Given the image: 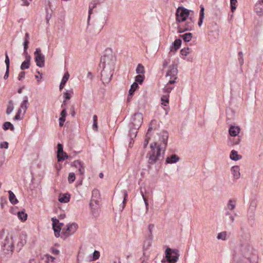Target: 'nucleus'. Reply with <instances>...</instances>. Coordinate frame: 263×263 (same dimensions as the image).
I'll return each instance as SVG.
<instances>
[{
  "label": "nucleus",
  "instance_id": "nucleus-54",
  "mask_svg": "<svg viewBox=\"0 0 263 263\" xmlns=\"http://www.w3.org/2000/svg\"><path fill=\"white\" fill-rule=\"evenodd\" d=\"M66 115H67V113H66V108H64L61 112V116H62L61 117H64V118H66Z\"/></svg>",
  "mask_w": 263,
  "mask_h": 263
},
{
  "label": "nucleus",
  "instance_id": "nucleus-5",
  "mask_svg": "<svg viewBox=\"0 0 263 263\" xmlns=\"http://www.w3.org/2000/svg\"><path fill=\"white\" fill-rule=\"evenodd\" d=\"M177 73L178 70L176 65H173L170 67L166 74V77L168 80L170 84H174L175 82V80L177 78Z\"/></svg>",
  "mask_w": 263,
  "mask_h": 263
},
{
  "label": "nucleus",
  "instance_id": "nucleus-22",
  "mask_svg": "<svg viewBox=\"0 0 263 263\" xmlns=\"http://www.w3.org/2000/svg\"><path fill=\"white\" fill-rule=\"evenodd\" d=\"M26 242V240L24 238H20L16 244V249L17 251H20L22 248L23 247V246L25 245V244Z\"/></svg>",
  "mask_w": 263,
  "mask_h": 263
},
{
  "label": "nucleus",
  "instance_id": "nucleus-20",
  "mask_svg": "<svg viewBox=\"0 0 263 263\" xmlns=\"http://www.w3.org/2000/svg\"><path fill=\"white\" fill-rule=\"evenodd\" d=\"M70 196L68 193L61 194L59 196V201L61 203H67L69 201Z\"/></svg>",
  "mask_w": 263,
  "mask_h": 263
},
{
  "label": "nucleus",
  "instance_id": "nucleus-55",
  "mask_svg": "<svg viewBox=\"0 0 263 263\" xmlns=\"http://www.w3.org/2000/svg\"><path fill=\"white\" fill-rule=\"evenodd\" d=\"M24 3V5L25 6H28L29 4V2H28L27 0H22ZM32 0H29V1H31Z\"/></svg>",
  "mask_w": 263,
  "mask_h": 263
},
{
  "label": "nucleus",
  "instance_id": "nucleus-31",
  "mask_svg": "<svg viewBox=\"0 0 263 263\" xmlns=\"http://www.w3.org/2000/svg\"><path fill=\"white\" fill-rule=\"evenodd\" d=\"M17 215L19 218L22 221H25L27 218V214L24 211L18 212Z\"/></svg>",
  "mask_w": 263,
  "mask_h": 263
},
{
  "label": "nucleus",
  "instance_id": "nucleus-40",
  "mask_svg": "<svg viewBox=\"0 0 263 263\" xmlns=\"http://www.w3.org/2000/svg\"><path fill=\"white\" fill-rule=\"evenodd\" d=\"M69 74L68 73H66L63 79H62V82L61 83L65 84V83H66V82L67 81V80H68L69 79Z\"/></svg>",
  "mask_w": 263,
  "mask_h": 263
},
{
  "label": "nucleus",
  "instance_id": "nucleus-63",
  "mask_svg": "<svg viewBox=\"0 0 263 263\" xmlns=\"http://www.w3.org/2000/svg\"><path fill=\"white\" fill-rule=\"evenodd\" d=\"M231 213L229 212H227L226 213V215L230 216Z\"/></svg>",
  "mask_w": 263,
  "mask_h": 263
},
{
  "label": "nucleus",
  "instance_id": "nucleus-18",
  "mask_svg": "<svg viewBox=\"0 0 263 263\" xmlns=\"http://www.w3.org/2000/svg\"><path fill=\"white\" fill-rule=\"evenodd\" d=\"M232 174L234 179H238L240 177V168L238 166L235 165L232 167L231 169Z\"/></svg>",
  "mask_w": 263,
  "mask_h": 263
},
{
  "label": "nucleus",
  "instance_id": "nucleus-38",
  "mask_svg": "<svg viewBox=\"0 0 263 263\" xmlns=\"http://www.w3.org/2000/svg\"><path fill=\"white\" fill-rule=\"evenodd\" d=\"M180 52L182 55L186 56L190 53V48H186L182 49Z\"/></svg>",
  "mask_w": 263,
  "mask_h": 263
},
{
  "label": "nucleus",
  "instance_id": "nucleus-12",
  "mask_svg": "<svg viewBox=\"0 0 263 263\" xmlns=\"http://www.w3.org/2000/svg\"><path fill=\"white\" fill-rule=\"evenodd\" d=\"M68 158V155L63 151L62 144H58L57 158L58 161H63Z\"/></svg>",
  "mask_w": 263,
  "mask_h": 263
},
{
  "label": "nucleus",
  "instance_id": "nucleus-60",
  "mask_svg": "<svg viewBox=\"0 0 263 263\" xmlns=\"http://www.w3.org/2000/svg\"><path fill=\"white\" fill-rule=\"evenodd\" d=\"M65 84L62 83H61V84L60 85V89L61 90L63 88Z\"/></svg>",
  "mask_w": 263,
  "mask_h": 263
},
{
  "label": "nucleus",
  "instance_id": "nucleus-14",
  "mask_svg": "<svg viewBox=\"0 0 263 263\" xmlns=\"http://www.w3.org/2000/svg\"><path fill=\"white\" fill-rule=\"evenodd\" d=\"M241 254L246 259H249L252 254V249L248 245L242 246L240 248Z\"/></svg>",
  "mask_w": 263,
  "mask_h": 263
},
{
  "label": "nucleus",
  "instance_id": "nucleus-15",
  "mask_svg": "<svg viewBox=\"0 0 263 263\" xmlns=\"http://www.w3.org/2000/svg\"><path fill=\"white\" fill-rule=\"evenodd\" d=\"M78 228V226L75 223H72L71 224L67 226L66 228H64L62 230V233L64 235H69L70 234L73 233L76 231Z\"/></svg>",
  "mask_w": 263,
  "mask_h": 263
},
{
  "label": "nucleus",
  "instance_id": "nucleus-46",
  "mask_svg": "<svg viewBox=\"0 0 263 263\" xmlns=\"http://www.w3.org/2000/svg\"><path fill=\"white\" fill-rule=\"evenodd\" d=\"M78 168H79V171L80 175H83L84 174V166H83L82 163H81L80 165H79V167H78Z\"/></svg>",
  "mask_w": 263,
  "mask_h": 263
},
{
  "label": "nucleus",
  "instance_id": "nucleus-39",
  "mask_svg": "<svg viewBox=\"0 0 263 263\" xmlns=\"http://www.w3.org/2000/svg\"><path fill=\"white\" fill-rule=\"evenodd\" d=\"M100 257V253L98 251H95L93 252L92 260L98 259Z\"/></svg>",
  "mask_w": 263,
  "mask_h": 263
},
{
  "label": "nucleus",
  "instance_id": "nucleus-56",
  "mask_svg": "<svg viewBox=\"0 0 263 263\" xmlns=\"http://www.w3.org/2000/svg\"><path fill=\"white\" fill-rule=\"evenodd\" d=\"M143 199H144V202H145V205H146V211H147V210H148V203H147V202L146 200L144 198V196H143Z\"/></svg>",
  "mask_w": 263,
  "mask_h": 263
},
{
  "label": "nucleus",
  "instance_id": "nucleus-10",
  "mask_svg": "<svg viewBox=\"0 0 263 263\" xmlns=\"http://www.w3.org/2000/svg\"><path fill=\"white\" fill-rule=\"evenodd\" d=\"M154 224H149L148 226V234L146 237L145 240L144 241V246L147 245V247L151 246L152 243L153 238V230L154 229Z\"/></svg>",
  "mask_w": 263,
  "mask_h": 263
},
{
  "label": "nucleus",
  "instance_id": "nucleus-58",
  "mask_svg": "<svg viewBox=\"0 0 263 263\" xmlns=\"http://www.w3.org/2000/svg\"><path fill=\"white\" fill-rule=\"evenodd\" d=\"M168 64V63L167 61H165L163 63V68H165L166 67V66Z\"/></svg>",
  "mask_w": 263,
  "mask_h": 263
},
{
  "label": "nucleus",
  "instance_id": "nucleus-36",
  "mask_svg": "<svg viewBox=\"0 0 263 263\" xmlns=\"http://www.w3.org/2000/svg\"><path fill=\"white\" fill-rule=\"evenodd\" d=\"M241 139L239 137H238L236 139H230V141L231 142V145H238L239 144L240 142Z\"/></svg>",
  "mask_w": 263,
  "mask_h": 263
},
{
  "label": "nucleus",
  "instance_id": "nucleus-30",
  "mask_svg": "<svg viewBox=\"0 0 263 263\" xmlns=\"http://www.w3.org/2000/svg\"><path fill=\"white\" fill-rule=\"evenodd\" d=\"M3 128L4 129L6 130L9 129H11V130H14V126L13 125L9 122H6L4 123L3 125Z\"/></svg>",
  "mask_w": 263,
  "mask_h": 263
},
{
  "label": "nucleus",
  "instance_id": "nucleus-7",
  "mask_svg": "<svg viewBox=\"0 0 263 263\" xmlns=\"http://www.w3.org/2000/svg\"><path fill=\"white\" fill-rule=\"evenodd\" d=\"M156 121L154 120L151 121L149 124V127L146 133L145 139L143 143L144 147H146L148 143L149 140L152 135V132L156 129Z\"/></svg>",
  "mask_w": 263,
  "mask_h": 263
},
{
  "label": "nucleus",
  "instance_id": "nucleus-41",
  "mask_svg": "<svg viewBox=\"0 0 263 263\" xmlns=\"http://www.w3.org/2000/svg\"><path fill=\"white\" fill-rule=\"evenodd\" d=\"M168 84H170V83H168L167 84V85L164 88V91L165 92H167V93H169L171 91V90L173 89V87L169 86Z\"/></svg>",
  "mask_w": 263,
  "mask_h": 263
},
{
  "label": "nucleus",
  "instance_id": "nucleus-26",
  "mask_svg": "<svg viewBox=\"0 0 263 263\" xmlns=\"http://www.w3.org/2000/svg\"><path fill=\"white\" fill-rule=\"evenodd\" d=\"M9 193V199L10 202L13 204H15L18 203V200L16 198L15 195L14 194V193L11 191H9L8 192Z\"/></svg>",
  "mask_w": 263,
  "mask_h": 263
},
{
  "label": "nucleus",
  "instance_id": "nucleus-17",
  "mask_svg": "<svg viewBox=\"0 0 263 263\" xmlns=\"http://www.w3.org/2000/svg\"><path fill=\"white\" fill-rule=\"evenodd\" d=\"M255 11L259 15L263 14V0L259 1L255 5Z\"/></svg>",
  "mask_w": 263,
  "mask_h": 263
},
{
  "label": "nucleus",
  "instance_id": "nucleus-53",
  "mask_svg": "<svg viewBox=\"0 0 263 263\" xmlns=\"http://www.w3.org/2000/svg\"><path fill=\"white\" fill-rule=\"evenodd\" d=\"M9 69L6 68V73L4 76V80H7L9 77Z\"/></svg>",
  "mask_w": 263,
  "mask_h": 263
},
{
  "label": "nucleus",
  "instance_id": "nucleus-35",
  "mask_svg": "<svg viewBox=\"0 0 263 263\" xmlns=\"http://www.w3.org/2000/svg\"><path fill=\"white\" fill-rule=\"evenodd\" d=\"M227 233L226 232H222L218 234L217 238L218 239L225 240L227 238Z\"/></svg>",
  "mask_w": 263,
  "mask_h": 263
},
{
  "label": "nucleus",
  "instance_id": "nucleus-44",
  "mask_svg": "<svg viewBox=\"0 0 263 263\" xmlns=\"http://www.w3.org/2000/svg\"><path fill=\"white\" fill-rule=\"evenodd\" d=\"M28 41L27 39H26L24 43V51L26 53V55H28L27 54V53L26 52L27 51V48H28Z\"/></svg>",
  "mask_w": 263,
  "mask_h": 263
},
{
  "label": "nucleus",
  "instance_id": "nucleus-16",
  "mask_svg": "<svg viewBox=\"0 0 263 263\" xmlns=\"http://www.w3.org/2000/svg\"><path fill=\"white\" fill-rule=\"evenodd\" d=\"M112 70H104L102 74V80L104 83H108L111 79Z\"/></svg>",
  "mask_w": 263,
  "mask_h": 263
},
{
  "label": "nucleus",
  "instance_id": "nucleus-21",
  "mask_svg": "<svg viewBox=\"0 0 263 263\" xmlns=\"http://www.w3.org/2000/svg\"><path fill=\"white\" fill-rule=\"evenodd\" d=\"M200 14H199V18L198 21V26L200 27L203 21L204 18V7L202 5L200 6Z\"/></svg>",
  "mask_w": 263,
  "mask_h": 263
},
{
  "label": "nucleus",
  "instance_id": "nucleus-37",
  "mask_svg": "<svg viewBox=\"0 0 263 263\" xmlns=\"http://www.w3.org/2000/svg\"><path fill=\"white\" fill-rule=\"evenodd\" d=\"M237 0H230L231 9L232 12H234L236 9Z\"/></svg>",
  "mask_w": 263,
  "mask_h": 263
},
{
  "label": "nucleus",
  "instance_id": "nucleus-62",
  "mask_svg": "<svg viewBox=\"0 0 263 263\" xmlns=\"http://www.w3.org/2000/svg\"><path fill=\"white\" fill-rule=\"evenodd\" d=\"M66 100H64V101H63V103L62 106H66Z\"/></svg>",
  "mask_w": 263,
  "mask_h": 263
},
{
  "label": "nucleus",
  "instance_id": "nucleus-23",
  "mask_svg": "<svg viewBox=\"0 0 263 263\" xmlns=\"http://www.w3.org/2000/svg\"><path fill=\"white\" fill-rule=\"evenodd\" d=\"M26 61L23 62L21 66V68L22 70H24L25 69H28L30 66V62L31 58L28 55H26Z\"/></svg>",
  "mask_w": 263,
  "mask_h": 263
},
{
  "label": "nucleus",
  "instance_id": "nucleus-9",
  "mask_svg": "<svg viewBox=\"0 0 263 263\" xmlns=\"http://www.w3.org/2000/svg\"><path fill=\"white\" fill-rule=\"evenodd\" d=\"M52 221L54 235L57 237H58L60 235L61 228L63 224L62 223H60L58 219L54 218H52Z\"/></svg>",
  "mask_w": 263,
  "mask_h": 263
},
{
  "label": "nucleus",
  "instance_id": "nucleus-25",
  "mask_svg": "<svg viewBox=\"0 0 263 263\" xmlns=\"http://www.w3.org/2000/svg\"><path fill=\"white\" fill-rule=\"evenodd\" d=\"M179 158L176 155H172L170 157H168L166 159L167 163H174L178 162Z\"/></svg>",
  "mask_w": 263,
  "mask_h": 263
},
{
  "label": "nucleus",
  "instance_id": "nucleus-29",
  "mask_svg": "<svg viewBox=\"0 0 263 263\" xmlns=\"http://www.w3.org/2000/svg\"><path fill=\"white\" fill-rule=\"evenodd\" d=\"M16 106V105H14L12 102H10L7 108V113L8 114H11Z\"/></svg>",
  "mask_w": 263,
  "mask_h": 263
},
{
  "label": "nucleus",
  "instance_id": "nucleus-47",
  "mask_svg": "<svg viewBox=\"0 0 263 263\" xmlns=\"http://www.w3.org/2000/svg\"><path fill=\"white\" fill-rule=\"evenodd\" d=\"M93 127L97 129V117L96 116H93Z\"/></svg>",
  "mask_w": 263,
  "mask_h": 263
},
{
  "label": "nucleus",
  "instance_id": "nucleus-43",
  "mask_svg": "<svg viewBox=\"0 0 263 263\" xmlns=\"http://www.w3.org/2000/svg\"><path fill=\"white\" fill-rule=\"evenodd\" d=\"M21 111H22V110H21V108L19 107L17 110V114L16 115V116H15V118H14L15 120H19L22 119L21 117H20V114L21 113Z\"/></svg>",
  "mask_w": 263,
  "mask_h": 263
},
{
  "label": "nucleus",
  "instance_id": "nucleus-6",
  "mask_svg": "<svg viewBox=\"0 0 263 263\" xmlns=\"http://www.w3.org/2000/svg\"><path fill=\"white\" fill-rule=\"evenodd\" d=\"M184 25L178 26V33H182L186 31H191L194 27V22L191 18L186 19Z\"/></svg>",
  "mask_w": 263,
  "mask_h": 263
},
{
  "label": "nucleus",
  "instance_id": "nucleus-34",
  "mask_svg": "<svg viewBox=\"0 0 263 263\" xmlns=\"http://www.w3.org/2000/svg\"><path fill=\"white\" fill-rule=\"evenodd\" d=\"M76 179V175L74 173H70L68 176V181L69 183H71L74 181Z\"/></svg>",
  "mask_w": 263,
  "mask_h": 263
},
{
  "label": "nucleus",
  "instance_id": "nucleus-45",
  "mask_svg": "<svg viewBox=\"0 0 263 263\" xmlns=\"http://www.w3.org/2000/svg\"><path fill=\"white\" fill-rule=\"evenodd\" d=\"M64 95V97H65V100H68L70 99L71 93H70L68 91L65 92Z\"/></svg>",
  "mask_w": 263,
  "mask_h": 263
},
{
  "label": "nucleus",
  "instance_id": "nucleus-33",
  "mask_svg": "<svg viewBox=\"0 0 263 263\" xmlns=\"http://www.w3.org/2000/svg\"><path fill=\"white\" fill-rule=\"evenodd\" d=\"M168 97H169V96L168 94L162 96L161 100V101L162 102V105H163L164 106L167 105V104H168V102H169Z\"/></svg>",
  "mask_w": 263,
  "mask_h": 263
},
{
  "label": "nucleus",
  "instance_id": "nucleus-48",
  "mask_svg": "<svg viewBox=\"0 0 263 263\" xmlns=\"http://www.w3.org/2000/svg\"><path fill=\"white\" fill-rule=\"evenodd\" d=\"M66 118L61 117L59 119V125L60 126H62L64 124V122L65 121Z\"/></svg>",
  "mask_w": 263,
  "mask_h": 263
},
{
  "label": "nucleus",
  "instance_id": "nucleus-2",
  "mask_svg": "<svg viewBox=\"0 0 263 263\" xmlns=\"http://www.w3.org/2000/svg\"><path fill=\"white\" fill-rule=\"evenodd\" d=\"M136 73L138 74L135 78V82L133 83V93L138 88V84H142L144 79V67L139 64L136 69Z\"/></svg>",
  "mask_w": 263,
  "mask_h": 263
},
{
  "label": "nucleus",
  "instance_id": "nucleus-28",
  "mask_svg": "<svg viewBox=\"0 0 263 263\" xmlns=\"http://www.w3.org/2000/svg\"><path fill=\"white\" fill-rule=\"evenodd\" d=\"M235 206H236L235 201L233 199H230L227 204V208L231 211H233L235 209Z\"/></svg>",
  "mask_w": 263,
  "mask_h": 263
},
{
  "label": "nucleus",
  "instance_id": "nucleus-50",
  "mask_svg": "<svg viewBox=\"0 0 263 263\" xmlns=\"http://www.w3.org/2000/svg\"><path fill=\"white\" fill-rule=\"evenodd\" d=\"M1 147L2 148H7L8 147V143L7 142H2L1 144Z\"/></svg>",
  "mask_w": 263,
  "mask_h": 263
},
{
  "label": "nucleus",
  "instance_id": "nucleus-3",
  "mask_svg": "<svg viewBox=\"0 0 263 263\" xmlns=\"http://www.w3.org/2000/svg\"><path fill=\"white\" fill-rule=\"evenodd\" d=\"M179 257L178 250H173L168 248L166 249L165 257L168 262L176 263L178 260Z\"/></svg>",
  "mask_w": 263,
  "mask_h": 263
},
{
  "label": "nucleus",
  "instance_id": "nucleus-42",
  "mask_svg": "<svg viewBox=\"0 0 263 263\" xmlns=\"http://www.w3.org/2000/svg\"><path fill=\"white\" fill-rule=\"evenodd\" d=\"M238 61L241 65H242L243 63V59L242 57V52H239L238 53Z\"/></svg>",
  "mask_w": 263,
  "mask_h": 263
},
{
  "label": "nucleus",
  "instance_id": "nucleus-4",
  "mask_svg": "<svg viewBox=\"0 0 263 263\" xmlns=\"http://www.w3.org/2000/svg\"><path fill=\"white\" fill-rule=\"evenodd\" d=\"M190 15L189 10L183 7H179L176 11V21L178 23H181L185 21Z\"/></svg>",
  "mask_w": 263,
  "mask_h": 263
},
{
  "label": "nucleus",
  "instance_id": "nucleus-19",
  "mask_svg": "<svg viewBox=\"0 0 263 263\" xmlns=\"http://www.w3.org/2000/svg\"><path fill=\"white\" fill-rule=\"evenodd\" d=\"M229 134L232 137H236L240 132V128L238 126L231 125L229 130Z\"/></svg>",
  "mask_w": 263,
  "mask_h": 263
},
{
  "label": "nucleus",
  "instance_id": "nucleus-57",
  "mask_svg": "<svg viewBox=\"0 0 263 263\" xmlns=\"http://www.w3.org/2000/svg\"><path fill=\"white\" fill-rule=\"evenodd\" d=\"M229 218L231 222H233L235 220L234 217L232 215H230Z\"/></svg>",
  "mask_w": 263,
  "mask_h": 263
},
{
  "label": "nucleus",
  "instance_id": "nucleus-1",
  "mask_svg": "<svg viewBox=\"0 0 263 263\" xmlns=\"http://www.w3.org/2000/svg\"><path fill=\"white\" fill-rule=\"evenodd\" d=\"M159 140H156L153 144H151V151L147 154L148 158V162L149 163L153 164L155 163L157 160L159 159L161 157V152H164L166 148L167 143V139L168 135L167 132L163 131L158 135Z\"/></svg>",
  "mask_w": 263,
  "mask_h": 263
},
{
  "label": "nucleus",
  "instance_id": "nucleus-32",
  "mask_svg": "<svg viewBox=\"0 0 263 263\" xmlns=\"http://www.w3.org/2000/svg\"><path fill=\"white\" fill-rule=\"evenodd\" d=\"M181 40L180 39H176L174 42V49L175 51L177 50L181 45Z\"/></svg>",
  "mask_w": 263,
  "mask_h": 263
},
{
  "label": "nucleus",
  "instance_id": "nucleus-13",
  "mask_svg": "<svg viewBox=\"0 0 263 263\" xmlns=\"http://www.w3.org/2000/svg\"><path fill=\"white\" fill-rule=\"evenodd\" d=\"M4 247L5 249L11 252L13 251V237L11 235L6 236L4 240Z\"/></svg>",
  "mask_w": 263,
  "mask_h": 263
},
{
  "label": "nucleus",
  "instance_id": "nucleus-49",
  "mask_svg": "<svg viewBox=\"0 0 263 263\" xmlns=\"http://www.w3.org/2000/svg\"><path fill=\"white\" fill-rule=\"evenodd\" d=\"M25 72H23V71L21 72L19 74V76L18 77V80L21 81L23 79H24L25 78Z\"/></svg>",
  "mask_w": 263,
  "mask_h": 263
},
{
  "label": "nucleus",
  "instance_id": "nucleus-59",
  "mask_svg": "<svg viewBox=\"0 0 263 263\" xmlns=\"http://www.w3.org/2000/svg\"><path fill=\"white\" fill-rule=\"evenodd\" d=\"M35 77L37 79V81H40L42 78V74H40V76H36Z\"/></svg>",
  "mask_w": 263,
  "mask_h": 263
},
{
  "label": "nucleus",
  "instance_id": "nucleus-11",
  "mask_svg": "<svg viewBox=\"0 0 263 263\" xmlns=\"http://www.w3.org/2000/svg\"><path fill=\"white\" fill-rule=\"evenodd\" d=\"M34 55L36 65L39 67H43L44 65V57L42 54L40 49H36Z\"/></svg>",
  "mask_w": 263,
  "mask_h": 263
},
{
  "label": "nucleus",
  "instance_id": "nucleus-27",
  "mask_svg": "<svg viewBox=\"0 0 263 263\" xmlns=\"http://www.w3.org/2000/svg\"><path fill=\"white\" fill-rule=\"evenodd\" d=\"M180 37L183 39L184 42H188L192 40L193 34L191 33H186L180 35Z\"/></svg>",
  "mask_w": 263,
  "mask_h": 263
},
{
  "label": "nucleus",
  "instance_id": "nucleus-52",
  "mask_svg": "<svg viewBox=\"0 0 263 263\" xmlns=\"http://www.w3.org/2000/svg\"><path fill=\"white\" fill-rule=\"evenodd\" d=\"M81 163V162L79 161H75L73 162L72 165L78 168L79 167V165H80Z\"/></svg>",
  "mask_w": 263,
  "mask_h": 263
},
{
  "label": "nucleus",
  "instance_id": "nucleus-61",
  "mask_svg": "<svg viewBox=\"0 0 263 263\" xmlns=\"http://www.w3.org/2000/svg\"><path fill=\"white\" fill-rule=\"evenodd\" d=\"M127 195V193H124V201H123V202H124V201H125V198H126V197Z\"/></svg>",
  "mask_w": 263,
  "mask_h": 263
},
{
  "label": "nucleus",
  "instance_id": "nucleus-8",
  "mask_svg": "<svg viewBox=\"0 0 263 263\" xmlns=\"http://www.w3.org/2000/svg\"><path fill=\"white\" fill-rule=\"evenodd\" d=\"M143 122V117L141 113L135 114L133 117V128L138 129Z\"/></svg>",
  "mask_w": 263,
  "mask_h": 263
},
{
  "label": "nucleus",
  "instance_id": "nucleus-24",
  "mask_svg": "<svg viewBox=\"0 0 263 263\" xmlns=\"http://www.w3.org/2000/svg\"><path fill=\"white\" fill-rule=\"evenodd\" d=\"M230 158L232 160L237 161L241 159L242 156L238 155L237 151L232 150L231 152Z\"/></svg>",
  "mask_w": 263,
  "mask_h": 263
},
{
  "label": "nucleus",
  "instance_id": "nucleus-64",
  "mask_svg": "<svg viewBox=\"0 0 263 263\" xmlns=\"http://www.w3.org/2000/svg\"><path fill=\"white\" fill-rule=\"evenodd\" d=\"M129 93L130 95H132V88L129 90Z\"/></svg>",
  "mask_w": 263,
  "mask_h": 263
},
{
  "label": "nucleus",
  "instance_id": "nucleus-51",
  "mask_svg": "<svg viewBox=\"0 0 263 263\" xmlns=\"http://www.w3.org/2000/svg\"><path fill=\"white\" fill-rule=\"evenodd\" d=\"M5 63L6 64V68L9 69L10 61L8 55L6 57Z\"/></svg>",
  "mask_w": 263,
  "mask_h": 263
}]
</instances>
